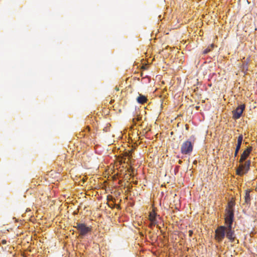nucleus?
I'll return each instance as SVG.
<instances>
[{
	"label": "nucleus",
	"mask_w": 257,
	"mask_h": 257,
	"mask_svg": "<svg viewBox=\"0 0 257 257\" xmlns=\"http://www.w3.org/2000/svg\"><path fill=\"white\" fill-rule=\"evenodd\" d=\"M75 224L74 227L78 230L80 236H85L91 231L92 227L87 226L85 223L76 222Z\"/></svg>",
	"instance_id": "nucleus-2"
},
{
	"label": "nucleus",
	"mask_w": 257,
	"mask_h": 257,
	"mask_svg": "<svg viewBox=\"0 0 257 257\" xmlns=\"http://www.w3.org/2000/svg\"><path fill=\"white\" fill-rule=\"evenodd\" d=\"M215 239L218 242H221L225 236L230 242L236 240L235 231L232 226H219L215 230Z\"/></svg>",
	"instance_id": "nucleus-1"
},
{
	"label": "nucleus",
	"mask_w": 257,
	"mask_h": 257,
	"mask_svg": "<svg viewBox=\"0 0 257 257\" xmlns=\"http://www.w3.org/2000/svg\"><path fill=\"white\" fill-rule=\"evenodd\" d=\"M150 220H156V214L155 213H151L149 215Z\"/></svg>",
	"instance_id": "nucleus-13"
},
{
	"label": "nucleus",
	"mask_w": 257,
	"mask_h": 257,
	"mask_svg": "<svg viewBox=\"0 0 257 257\" xmlns=\"http://www.w3.org/2000/svg\"><path fill=\"white\" fill-rule=\"evenodd\" d=\"M90 127L89 126H87L86 128V130H87V131L88 132H89L90 131Z\"/></svg>",
	"instance_id": "nucleus-19"
},
{
	"label": "nucleus",
	"mask_w": 257,
	"mask_h": 257,
	"mask_svg": "<svg viewBox=\"0 0 257 257\" xmlns=\"http://www.w3.org/2000/svg\"><path fill=\"white\" fill-rule=\"evenodd\" d=\"M250 190H247L245 191V194L244 196L245 202L247 204L249 203L250 201Z\"/></svg>",
	"instance_id": "nucleus-10"
},
{
	"label": "nucleus",
	"mask_w": 257,
	"mask_h": 257,
	"mask_svg": "<svg viewBox=\"0 0 257 257\" xmlns=\"http://www.w3.org/2000/svg\"><path fill=\"white\" fill-rule=\"evenodd\" d=\"M141 118H142V117L137 116L136 117H134L133 119V121L134 123H136V121H140L141 119Z\"/></svg>",
	"instance_id": "nucleus-16"
},
{
	"label": "nucleus",
	"mask_w": 257,
	"mask_h": 257,
	"mask_svg": "<svg viewBox=\"0 0 257 257\" xmlns=\"http://www.w3.org/2000/svg\"><path fill=\"white\" fill-rule=\"evenodd\" d=\"M115 89L116 90V91H118L119 90V88L116 86L115 88Z\"/></svg>",
	"instance_id": "nucleus-21"
},
{
	"label": "nucleus",
	"mask_w": 257,
	"mask_h": 257,
	"mask_svg": "<svg viewBox=\"0 0 257 257\" xmlns=\"http://www.w3.org/2000/svg\"><path fill=\"white\" fill-rule=\"evenodd\" d=\"M193 148V144L189 141H186L182 144L180 151L182 154L188 155L191 153Z\"/></svg>",
	"instance_id": "nucleus-3"
},
{
	"label": "nucleus",
	"mask_w": 257,
	"mask_h": 257,
	"mask_svg": "<svg viewBox=\"0 0 257 257\" xmlns=\"http://www.w3.org/2000/svg\"><path fill=\"white\" fill-rule=\"evenodd\" d=\"M244 108L245 105L244 104L239 105L234 110L232 111L233 117L234 119H238L240 118Z\"/></svg>",
	"instance_id": "nucleus-6"
},
{
	"label": "nucleus",
	"mask_w": 257,
	"mask_h": 257,
	"mask_svg": "<svg viewBox=\"0 0 257 257\" xmlns=\"http://www.w3.org/2000/svg\"><path fill=\"white\" fill-rule=\"evenodd\" d=\"M234 206V203L232 201H230L228 203V208L226 209H233L232 207Z\"/></svg>",
	"instance_id": "nucleus-14"
},
{
	"label": "nucleus",
	"mask_w": 257,
	"mask_h": 257,
	"mask_svg": "<svg viewBox=\"0 0 257 257\" xmlns=\"http://www.w3.org/2000/svg\"><path fill=\"white\" fill-rule=\"evenodd\" d=\"M189 235H190V236H191V235H192V233H193L192 231H191V230H189Z\"/></svg>",
	"instance_id": "nucleus-20"
},
{
	"label": "nucleus",
	"mask_w": 257,
	"mask_h": 257,
	"mask_svg": "<svg viewBox=\"0 0 257 257\" xmlns=\"http://www.w3.org/2000/svg\"><path fill=\"white\" fill-rule=\"evenodd\" d=\"M250 165V161L248 160L245 162L244 164H241L236 170V174L239 176L243 175L246 173L249 169Z\"/></svg>",
	"instance_id": "nucleus-5"
},
{
	"label": "nucleus",
	"mask_w": 257,
	"mask_h": 257,
	"mask_svg": "<svg viewBox=\"0 0 257 257\" xmlns=\"http://www.w3.org/2000/svg\"><path fill=\"white\" fill-rule=\"evenodd\" d=\"M7 240H5V239H3L2 240V243L4 244H5L7 243Z\"/></svg>",
	"instance_id": "nucleus-18"
},
{
	"label": "nucleus",
	"mask_w": 257,
	"mask_h": 257,
	"mask_svg": "<svg viewBox=\"0 0 257 257\" xmlns=\"http://www.w3.org/2000/svg\"><path fill=\"white\" fill-rule=\"evenodd\" d=\"M252 150V147H247L246 148V149H245L244 150V151L246 152L247 154H248L249 155L250 152H251Z\"/></svg>",
	"instance_id": "nucleus-17"
},
{
	"label": "nucleus",
	"mask_w": 257,
	"mask_h": 257,
	"mask_svg": "<svg viewBox=\"0 0 257 257\" xmlns=\"http://www.w3.org/2000/svg\"><path fill=\"white\" fill-rule=\"evenodd\" d=\"M214 47V45L213 44H211L210 45V48L209 47H208L207 48L205 49L204 51H203V53L204 54H207L209 52H210L211 50V49H212Z\"/></svg>",
	"instance_id": "nucleus-12"
},
{
	"label": "nucleus",
	"mask_w": 257,
	"mask_h": 257,
	"mask_svg": "<svg viewBox=\"0 0 257 257\" xmlns=\"http://www.w3.org/2000/svg\"><path fill=\"white\" fill-rule=\"evenodd\" d=\"M248 156L249 154L244 151L243 152L241 155V157L239 161V163H242L244 161H245L246 159Z\"/></svg>",
	"instance_id": "nucleus-11"
},
{
	"label": "nucleus",
	"mask_w": 257,
	"mask_h": 257,
	"mask_svg": "<svg viewBox=\"0 0 257 257\" xmlns=\"http://www.w3.org/2000/svg\"><path fill=\"white\" fill-rule=\"evenodd\" d=\"M130 160V159H128V160H127L126 163H128V160Z\"/></svg>",
	"instance_id": "nucleus-24"
},
{
	"label": "nucleus",
	"mask_w": 257,
	"mask_h": 257,
	"mask_svg": "<svg viewBox=\"0 0 257 257\" xmlns=\"http://www.w3.org/2000/svg\"><path fill=\"white\" fill-rule=\"evenodd\" d=\"M130 160V159H128V160H127L126 163H128V160Z\"/></svg>",
	"instance_id": "nucleus-23"
},
{
	"label": "nucleus",
	"mask_w": 257,
	"mask_h": 257,
	"mask_svg": "<svg viewBox=\"0 0 257 257\" xmlns=\"http://www.w3.org/2000/svg\"><path fill=\"white\" fill-rule=\"evenodd\" d=\"M242 140H243V136L242 135H240L237 138V144L236 145L235 150L234 157H236L238 154L239 150L240 149Z\"/></svg>",
	"instance_id": "nucleus-7"
},
{
	"label": "nucleus",
	"mask_w": 257,
	"mask_h": 257,
	"mask_svg": "<svg viewBox=\"0 0 257 257\" xmlns=\"http://www.w3.org/2000/svg\"><path fill=\"white\" fill-rule=\"evenodd\" d=\"M131 156H132V154H131V152H124L123 155V157H122V158L120 160V162L122 163L123 162V163H125L126 158H128V159H130L131 158Z\"/></svg>",
	"instance_id": "nucleus-9"
},
{
	"label": "nucleus",
	"mask_w": 257,
	"mask_h": 257,
	"mask_svg": "<svg viewBox=\"0 0 257 257\" xmlns=\"http://www.w3.org/2000/svg\"><path fill=\"white\" fill-rule=\"evenodd\" d=\"M137 102L140 104H144L147 101V97L143 95L140 94L137 99Z\"/></svg>",
	"instance_id": "nucleus-8"
},
{
	"label": "nucleus",
	"mask_w": 257,
	"mask_h": 257,
	"mask_svg": "<svg viewBox=\"0 0 257 257\" xmlns=\"http://www.w3.org/2000/svg\"><path fill=\"white\" fill-rule=\"evenodd\" d=\"M234 218L233 209H226L225 214V226H232Z\"/></svg>",
	"instance_id": "nucleus-4"
},
{
	"label": "nucleus",
	"mask_w": 257,
	"mask_h": 257,
	"mask_svg": "<svg viewBox=\"0 0 257 257\" xmlns=\"http://www.w3.org/2000/svg\"><path fill=\"white\" fill-rule=\"evenodd\" d=\"M151 223L149 225L150 227H153L157 224L156 220H152V221H150Z\"/></svg>",
	"instance_id": "nucleus-15"
},
{
	"label": "nucleus",
	"mask_w": 257,
	"mask_h": 257,
	"mask_svg": "<svg viewBox=\"0 0 257 257\" xmlns=\"http://www.w3.org/2000/svg\"><path fill=\"white\" fill-rule=\"evenodd\" d=\"M178 163H179V164H181L182 163V161L181 160H179Z\"/></svg>",
	"instance_id": "nucleus-22"
}]
</instances>
